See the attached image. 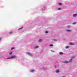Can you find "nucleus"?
Returning a JSON list of instances; mask_svg holds the SVG:
<instances>
[{"label": "nucleus", "mask_w": 77, "mask_h": 77, "mask_svg": "<svg viewBox=\"0 0 77 77\" xmlns=\"http://www.w3.org/2000/svg\"><path fill=\"white\" fill-rule=\"evenodd\" d=\"M15 57H16V56H13L11 57H7V59H13V58H15Z\"/></svg>", "instance_id": "obj_1"}, {"label": "nucleus", "mask_w": 77, "mask_h": 77, "mask_svg": "<svg viewBox=\"0 0 77 77\" xmlns=\"http://www.w3.org/2000/svg\"><path fill=\"white\" fill-rule=\"evenodd\" d=\"M27 53L28 54L29 56H32V55L31 54H30V53H29L28 52H27Z\"/></svg>", "instance_id": "obj_2"}, {"label": "nucleus", "mask_w": 77, "mask_h": 77, "mask_svg": "<svg viewBox=\"0 0 77 77\" xmlns=\"http://www.w3.org/2000/svg\"><path fill=\"white\" fill-rule=\"evenodd\" d=\"M59 72V69H57L56 71V72L58 73Z\"/></svg>", "instance_id": "obj_3"}, {"label": "nucleus", "mask_w": 77, "mask_h": 77, "mask_svg": "<svg viewBox=\"0 0 77 77\" xmlns=\"http://www.w3.org/2000/svg\"><path fill=\"white\" fill-rule=\"evenodd\" d=\"M59 54H60V55H62V54H63V52H60L59 53Z\"/></svg>", "instance_id": "obj_4"}, {"label": "nucleus", "mask_w": 77, "mask_h": 77, "mask_svg": "<svg viewBox=\"0 0 77 77\" xmlns=\"http://www.w3.org/2000/svg\"><path fill=\"white\" fill-rule=\"evenodd\" d=\"M77 14H73V17H76L77 15Z\"/></svg>", "instance_id": "obj_5"}, {"label": "nucleus", "mask_w": 77, "mask_h": 77, "mask_svg": "<svg viewBox=\"0 0 77 77\" xmlns=\"http://www.w3.org/2000/svg\"><path fill=\"white\" fill-rule=\"evenodd\" d=\"M69 44L70 45H74V44L73 43H71V42L69 43Z\"/></svg>", "instance_id": "obj_6"}, {"label": "nucleus", "mask_w": 77, "mask_h": 77, "mask_svg": "<svg viewBox=\"0 0 77 77\" xmlns=\"http://www.w3.org/2000/svg\"><path fill=\"white\" fill-rule=\"evenodd\" d=\"M42 41V39H40L38 40V42H41Z\"/></svg>", "instance_id": "obj_7"}, {"label": "nucleus", "mask_w": 77, "mask_h": 77, "mask_svg": "<svg viewBox=\"0 0 77 77\" xmlns=\"http://www.w3.org/2000/svg\"><path fill=\"white\" fill-rule=\"evenodd\" d=\"M72 61V59H71L70 60H69V62H71Z\"/></svg>", "instance_id": "obj_8"}, {"label": "nucleus", "mask_w": 77, "mask_h": 77, "mask_svg": "<svg viewBox=\"0 0 77 77\" xmlns=\"http://www.w3.org/2000/svg\"><path fill=\"white\" fill-rule=\"evenodd\" d=\"M64 63H68V61H65L64 62Z\"/></svg>", "instance_id": "obj_9"}, {"label": "nucleus", "mask_w": 77, "mask_h": 77, "mask_svg": "<svg viewBox=\"0 0 77 77\" xmlns=\"http://www.w3.org/2000/svg\"><path fill=\"white\" fill-rule=\"evenodd\" d=\"M9 34H11V33H12V32H9Z\"/></svg>", "instance_id": "obj_10"}, {"label": "nucleus", "mask_w": 77, "mask_h": 77, "mask_svg": "<svg viewBox=\"0 0 77 77\" xmlns=\"http://www.w3.org/2000/svg\"><path fill=\"white\" fill-rule=\"evenodd\" d=\"M23 29V28H20L18 29V30H20V29Z\"/></svg>", "instance_id": "obj_11"}, {"label": "nucleus", "mask_w": 77, "mask_h": 77, "mask_svg": "<svg viewBox=\"0 0 77 77\" xmlns=\"http://www.w3.org/2000/svg\"><path fill=\"white\" fill-rule=\"evenodd\" d=\"M38 48V46H36L35 47V48Z\"/></svg>", "instance_id": "obj_12"}, {"label": "nucleus", "mask_w": 77, "mask_h": 77, "mask_svg": "<svg viewBox=\"0 0 77 77\" xmlns=\"http://www.w3.org/2000/svg\"><path fill=\"white\" fill-rule=\"evenodd\" d=\"M50 47H51L52 46H53V45H50Z\"/></svg>", "instance_id": "obj_13"}, {"label": "nucleus", "mask_w": 77, "mask_h": 77, "mask_svg": "<svg viewBox=\"0 0 77 77\" xmlns=\"http://www.w3.org/2000/svg\"><path fill=\"white\" fill-rule=\"evenodd\" d=\"M45 33H48V31H46L45 32Z\"/></svg>", "instance_id": "obj_14"}, {"label": "nucleus", "mask_w": 77, "mask_h": 77, "mask_svg": "<svg viewBox=\"0 0 77 77\" xmlns=\"http://www.w3.org/2000/svg\"><path fill=\"white\" fill-rule=\"evenodd\" d=\"M76 24V22H74L73 23V24Z\"/></svg>", "instance_id": "obj_15"}, {"label": "nucleus", "mask_w": 77, "mask_h": 77, "mask_svg": "<svg viewBox=\"0 0 77 77\" xmlns=\"http://www.w3.org/2000/svg\"><path fill=\"white\" fill-rule=\"evenodd\" d=\"M13 49H14V48H11V50H13Z\"/></svg>", "instance_id": "obj_16"}, {"label": "nucleus", "mask_w": 77, "mask_h": 77, "mask_svg": "<svg viewBox=\"0 0 77 77\" xmlns=\"http://www.w3.org/2000/svg\"><path fill=\"white\" fill-rule=\"evenodd\" d=\"M12 54V52H10L9 53V54Z\"/></svg>", "instance_id": "obj_17"}, {"label": "nucleus", "mask_w": 77, "mask_h": 77, "mask_svg": "<svg viewBox=\"0 0 77 77\" xmlns=\"http://www.w3.org/2000/svg\"><path fill=\"white\" fill-rule=\"evenodd\" d=\"M60 9H61V8H59L58 9V10H60Z\"/></svg>", "instance_id": "obj_18"}, {"label": "nucleus", "mask_w": 77, "mask_h": 77, "mask_svg": "<svg viewBox=\"0 0 77 77\" xmlns=\"http://www.w3.org/2000/svg\"><path fill=\"white\" fill-rule=\"evenodd\" d=\"M59 5H62V3H59Z\"/></svg>", "instance_id": "obj_19"}, {"label": "nucleus", "mask_w": 77, "mask_h": 77, "mask_svg": "<svg viewBox=\"0 0 77 77\" xmlns=\"http://www.w3.org/2000/svg\"><path fill=\"white\" fill-rule=\"evenodd\" d=\"M65 48H66V49L68 48V46H66V47H65Z\"/></svg>", "instance_id": "obj_20"}, {"label": "nucleus", "mask_w": 77, "mask_h": 77, "mask_svg": "<svg viewBox=\"0 0 77 77\" xmlns=\"http://www.w3.org/2000/svg\"><path fill=\"white\" fill-rule=\"evenodd\" d=\"M71 30H68V32H70Z\"/></svg>", "instance_id": "obj_21"}, {"label": "nucleus", "mask_w": 77, "mask_h": 77, "mask_svg": "<svg viewBox=\"0 0 77 77\" xmlns=\"http://www.w3.org/2000/svg\"><path fill=\"white\" fill-rule=\"evenodd\" d=\"M33 70H31V72H33Z\"/></svg>", "instance_id": "obj_22"}, {"label": "nucleus", "mask_w": 77, "mask_h": 77, "mask_svg": "<svg viewBox=\"0 0 77 77\" xmlns=\"http://www.w3.org/2000/svg\"><path fill=\"white\" fill-rule=\"evenodd\" d=\"M1 39H2V38H0V41L1 40Z\"/></svg>", "instance_id": "obj_23"}, {"label": "nucleus", "mask_w": 77, "mask_h": 77, "mask_svg": "<svg viewBox=\"0 0 77 77\" xmlns=\"http://www.w3.org/2000/svg\"><path fill=\"white\" fill-rule=\"evenodd\" d=\"M61 77H65V76H62Z\"/></svg>", "instance_id": "obj_24"}, {"label": "nucleus", "mask_w": 77, "mask_h": 77, "mask_svg": "<svg viewBox=\"0 0 77 77\" xmlns=\"http://www.w3.org/2000/svg\"><path fill=\"white\" fill-rule=\"evenodd\" d=\"M69 48V46H68V48Z\"/></svg>", "instance_id": "obj_25"}, {"label": "nucleus", "mask_w": 77, "mask_h": 77, "mask_svg": "<svg viewBox=\"0 0 77 77\" xmlns=\"http://www.w3.org/2000/svg\"><path fill=\"white\" fill-rule=\"evenodd\" d=\"M66 31H68V30H66Z\"/></svg>", "instance_id": "obj_26"}, {"label": "nucleus", "mask_w": 77, "mask_h": 77, "mask_svg": "<svg viewBox=\"0 0 77 77\" xmlns=\"http://www.w3.org/2000/svg\"><path fill=\"white\" fill-rule=\"evenodd\" d=\"M73 58H74V57H73Z\"/></svg>", "instance_id": "obj_27"}, {"label": "nucleus", "mask_w": 77, "mask_h": 77, "mask_svg": "<svg viewBox=\"0 0 77 77\" xmlns=\"http://www.w3.org/2000/svg\"><path fill=\"white\" fill-rule=\"evenodd\" d=\"M55 67H56V66H55Z\"/></svg>", "instance_id": "obj_28"}]
</instances>
